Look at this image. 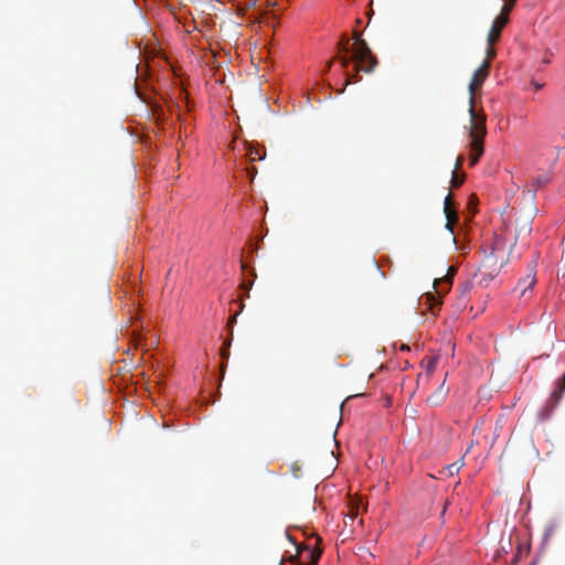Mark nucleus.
<instances>
[{
  "instance_id": "f257e3e1",
  "label": "nucleus",
  "mask_w": 565,
  "mask_h": 565,
  "mask_svg": "<svg viewBox=\"0 0 565 565\" xmlns=\"http://www.w3.org/2000/svg\"><path fill=\"white\" fill-rule=\"evenodd\" d=\"M354 43L350 47V40L347 35H343L341 41L339 42V51L341 53L353 52V56L355 58L353 75H347L344 86L356 83L361 79L359 73L365 72L371 73L377 65V60L375 55L372 53L365 40L362 39L359 32L353 33ZM345 87H342L338 93L342 94Z\"/></svg>"
},
{
  "instance_id": "f03ea898",
  "label": "nucleus",
  "mask_w": 565,
  "mask_h": 565,
  "mask_svg": "<svg viewBox=\"0 0 565 565\" xmlns=\"http://www.w3.org/2000/svg\"><path fill=\"white\" fill-rule=\"evenodd\" d=\"M503 249V242L497 239L490 254L486 255L481 266L478 269L480 276V284L488 285L494 277L498 276L507 259L500 253Z\"/></svg>"
},
{
  "instance_id": "7ed1b4c3",
  "label": "nucleus",
  "mask_w": 565,
  "mask_h": 565,
  "mask_svg": "<svg viewBox=\"0 0 565 565\" xmlns=\"http://www.w3.org/2000/svg\"><path fill=\"white\" fill-rule=\"evenodd\" d=\"M469 137H470V149L471 153L469 156L470 164L475 166L479 161L480 157L483 154V139L487 134L486 128V116H479V118H470V127H469Z\"/></svg>"
},
{
  "instance_id": "20e7f679",
  "label": "nucleus",
  "mask_w": 565,
  "mask_h": 565,
  "mask_svg": "<svg viewBox=\"0 0 565 565\" xmlns=\"http://www.w3.org/2000/svg\"><path fill=\"white\" fill-rule=\"evenodd\" d=\"M491 63L483 61L482 64L473 72L472 78L469 83V115L470 118H479V116H486L483 113H478L475 108V94L481 88L482 84L487 79L490 73Z\"/></svg>"
},
{
  "instance_id": "39448f33",
  "label": "nucleus",
  "mask_w": 565,
  "mask_h": 565,
  "mask_svg": "<svg viewBox=\"0 0 565 565\" xmlns=\"http://www.w3.org/2000/svg\"><path fill=\"white\" fill-rule=\"evenodd\" d=\"M509 20L510 18H504L500 15L495 17L488 33V45L493 46L500 40L501 32L504 29V26L509 23Z\"/></svg>"
},
{
  "instance_id": "423d86ee",
  "label": "nucleus",
  "mask_w": 565,
  "mask_h": 565,
  "mask_svg": "<svg viewBox=\"0 0 565 565\" xmlns=\"http://www.w3.org/2000/svg\"><path fill=\"white\" fill-rule=\"evenodd\" d=\"M456 271H457L456 267L450 266V267H448L447 274L445 276L435 279L434 287L436 289V294L439 297H441L443 295L448 292V290L450 288L451 279L455 276Z\"/></svg>"
},
{
  "instance_id": "0eeeda50",
  "label": "nucleus",
  "mask_w": 565,
  "mask_h": 565,
  "mask_svg": "<svg viewBox=\"0 0 565 565\" xmlns=\"http://www.w3.org/2000/svg\"><path fill=\"white\" fill-rule=\"evenodd\" d=\"M444 213L446 215V228L454 232V225L458 222V214L456 209L452 206L451 195L448 194L444 202Z\"/></svg>"
},
{
  "instance_id": "6e6552de",
  "label": "nucleus",
  "mask_w": 565,
  "mask_h": 565,
  "mask_svg": "<svg viewBox=\"0 0 565 565\" xmlns=\"http://www.w3.org/2000/svg\"><path fill=\"white\" fill-rule=\"evenodd\" d=\"M448 393L449 388L446 387L445 381H443L436 391L426 398V403L431 407L439 406L446 399Z\"/></svg>"
},
{
  "instance_id": "1a4fd4ad",
  "label": "nucleus",
  "mask_w": 565,
  "mask_h": 565,
  "mask_svg": "<svg viewBox=\"0 0 565 565\" xmlns=\"http://www.w3.org/2000/svg\"><path fill=\"white\" fill-rule=\"evenodd\" d=\"M536 282V277L534 273H529L524 278L520 279L518 286L515 287V291L519 292L520 297H524L527 291H531Z\"/></svg>"
},
{
  "instance_id": "9d476101",
  "label": "nucleus",
  "mask_w": 565,
  "mask_h": 565,
  "mask_svg": "<svg viewBox=\"0 0 565 565\" xmlns=\"http://www.w3.org/2000/svg\"><path fill=\"white\" fill-rule=\"evenodd\" d=\"M532 232V220L531 218H523L519 220L516 223V234L515 238L519 239L520 237H526Z\"/></svg>"
},
{
  "instance_id": "9b49d317",
  "label": "nucleus",
  "mask_w": 565,
  "mask_h": 565,
  "mask_svg": "<svg viewBox=\"0 0 565 565\" xmlns=\"http://www.w3.org/2000/svg\"><path fill=\"white\" fill-rule=\"evenodd\" d=\"M311 548H309L307 545L305 544H299L297 545V553L295 555H290L288 556L287 558H284V563L285 562H290V563H297L299 564V557L301 556L302 554V551H306L307 552V556L309 557V551Z\"/></svg>"
},
{
  "instance_id": "f8f14e48",
  "label": "nucleus",
  "mask_w": 565,
  "mask_h": 565,
  "mask_svg": "<svg viewBox=\"0 0 565 565\" xmlns=\"http://www.w3.org/2000/svg\"><path fill=\"white\" fill-rule=\"evenodd\" d=\"M565 391V374L559 379L558 388L551 394V401L554 406L559 402L562 393Z\"/></svg>"
},
{
  "instance_id": "ddd939ff",
  "label": "nucleus",
  "mask_w": 565,
  "mask_h": 565,
  "mask_svg": "<svg viewBox=\"0 0 565 565\" xmlns=\"http://www.w3.org/2000/svg\"><path fill=\"white\" fill-rule=\"evenodd\" d=\"M246 150L247 157L252 162L263 160L265 158V152L262 153L258 148H255L252 145H248Z\"/></svg>"
},
{
  "instance_id": "4468645a",
  "label": "nucleus",
  "mask_w": 565,
  "mask_h": 565,
  "mask_svg": "<svg viewBox=\"0 0 565 565\" xmlns=\"http://www.w3.org/2000/svg\"><path fill=\"white\" fill-rule=\"evenodd\" d=\"M471 289L472 284L470 281H466L465 284L461 285L459 299L462 302H465L469 298Z\"/></svg>"
},
{
  "instance_id": "2eb2a0df",
  "label": "nucleus",
  "mask_w": 565,
  "mask_h": 565,
  "mask_svg": "<svg viewBox=\"0 0 565 565\" xmlns=\"http://www.w3.org/2000/svg\"><path fill=\"white\" fill-rule=\"evenodd\" d=\"M516 0H507L501 9V12L499 13L500 17L509 18L510 12L515 6Z\"/></svg>"
},
{
  "instance_id": "dca6fc26",
  "label": "nucleus",
  "mask_w": 565,
  "mask_h": 565,
  "mask_svg": "<svg viewBox=\"0 0 565 565\" xmlns=\"http://www.w3.org/2000/svg\"><path fill=\"white\" fill-rule=\"evenodd\" d=\"M462 466H463V461L459 460V461H456V462H452V463L448 465L446 467V470H447L449 476H454V475H457L460 471Z\"/></svg>"
},
{
  "instance_id": "f3484780",
  "label": "nucleus",
  "mask_w": 565,
  "mask_h": 565,
  "mask_svg": "<svg viewBox=\"0 0 565 565\" xmlns=\"http://www.w3.org/2000/svg\"><path fill=\"white\" fill-rule=\"evenodd\" d=\"M550 181H551V177L548 174H543V175L535 178L533 181L534 185H535V190L537 188H541V186L547 184Z\"/></svg>"
},
{
  "instance_id": "a211bd4d",
  "label": "nucleus",
  "mask_w": 565,
  "mask_h": 565,
  "mask_svg": "<svg viewBox=\"0 0 565 565\" xmlns=\"http://www.w3.org/2000/svg\"><path fill=\"white\" fill-rule=\"evenodd\" d=\"M437 362H438V358L437 356H430L428 360H427V364H426V372L428 374L433 373L437 366Z\"/></svg>"
},
{
  "instance_id": "6ab92c4d",
  "label": "nucleus",
  "mask_w": 565,
  "mask_h": 565,
  "mask_svg": "<svg viewBox=\"0 0 565 565\" xmlns=\"http://www.w3.org/2000/svg\"><path fill=\"white\" fill-rule=\"evenodd\" d=\"M339 60L343 68H347L352 61H355L353 54L351 56H348L347 53L341 55Z\"/></svg>"
},
{
  "instance_id": "aec40b11",
  "label": "nucleus",
  "mask_w": 565,
  "mask_h": 565,
  "mask_svg": "<svg viewBox=\"0 0 565 565\" xmlns=\"http://www.w3.org/2000/svg\"><path fill=\"white\" fill-rule=\"evenodd\" d=\"M465 178L459 177L456 171L452 172L451 185L452 188H459L463 183Z\"/></svg>"
},
{
  "instance_id": "412c9836",
  "label": "nucleus",
  "mask_w": 565,
  "mask_h": 565,
  "mask_svg": "<svg viewBox=\"0 0 565 565\" xmlns=\"http://www.w3.org/2000/svg\"><path fill=\"white\" fill-rule=\"evenodd\" d=\"M486 60L484 61H489L491 63V60L497 55V51L493 46H488L487 51H486Z\"/></svg>"
},
{
  "instance_id": "4be33fe9",
  "label": "nucleus",
  "mask_w": 565,
  "mask_h": 565,
  "mask_svg": "<svg viewBox=\"0 0 565 565\" xmlns=\"http://www.w3.org/2000/svg\"><path fill=\"white\" fill-rule=\"evenodd\" d=\"M426 298H427V300H434L435 306H438L440 303L439 301H437L434 294H430V292L427 294ZM430 310L434 311V305H430Z\"/></svg>"
},
{
  "instance_id": "5701e85b",
  "label": "nucleus",
  "mask_w": 565,
  "mask_h": 565,
  "mask_svg": "<svg viewBox=\"0 0 565 565\" xmlns=\"http://www.w3.org/2000/svg\"><path fill=\"white\" fill-rule=\"evenodd\" d=\"M462 162H463V157L462 156H459L456 160V163H455V170L454 171H457L461 168L462 166Z\"/></svg>"
},
{
  "instance_id": "b1692460",
  "label": "nucleus",
  "mask_w": 565,
  "mask_h": 565,
  "mask_svg": "<svg viewBox=\"0 0 565 565\" xmlns=\"http://www.w3.org/2000/svg\"><path fill=\"white\" fill-rule=\"evenodd\" d=\"M222 355H223V358H226V359L228 358V349L227 348L222 349Z\"/></svg>"
},
{
  "instance_id": "393cba45",
  "label": "nucleus",
  "mask_w": 565,
  "mask_h": 565,
  "mask_svg": "<svg viewBox=\"0 0 565 565\" xmlns=\"http://www.w3.org/2000/svg\"><path fill=\"white\" fill-rule=\"evenodd\" d=\"M249 174L252 175V178L254 177V174L257 172L256 168H252L249 169Z\"/></svg>"
},
{
  "instance_id": "a878e982",
  "label": "nucleus",
  "mask_w": 565,
  "mask_h": 565,
  "mask_svg": "<svg viewBox=\"0 0 565 565\" xmlns=\"http://www.w3.org/2000/svg\"><path fill=\"white\" fill-rule=\"evenodd\" d=\"M241 287H242V288H244V289H246L247 291H248V289H249V286H247L245 282H243V284L241 285Z\"/></svg>"
},
{
  "instance_id": "bb28decb",
  "label": "nucleus",
  "mask_w": 565,
  "mask_h": 565,
  "mask_svg": "<svg viewBox=\"0 0 565 565\" xmlns=\"http://www.w3.org/2000/svg\"><path fill=\"white\" fill-rule=\"evenodd\" d=\"M534 86H535V89H541V88L543 87V85H542V84H537V83H536V84H534Z\"/></svg>"
},
{
  "instance_id": "cd10ccee",
  "label": "nucleus",
  "mask_w": 565,
  "mask_h": 565,
  "mask_svg": "<svg viewBox=\"0 0 565 565\" xmlns=\"http://www.w3.org/2000/svg\"><path fill=\"white\" fill-rule=\"evenodd\" d=\"M331 66H332V61L328 62V64H327V71H329V70L331 68Z\"/></svg>"
},
{
  "instance_id": "c85d7f7f",
  "label": "nucleus",
  "mask_w": 565,
  "mask_h": 565,
  "mask_svg": "<svg viewBox=\"0 0 565 565\" xmlns=\"http://www.w3.org/2000/svg\"><path fill=\"white\" fill-rule=\"evenodd\" d=\"M447 505H448V503H447V502H445V503H444V508H443V512H441L443 514L445 513V511H446V509H447Z\"/></svg>"
},
{
  "instance_id": "c756f323",
  "label": "nucleus",
  "mask_w": 565,
  "mask_h": 565,
  "mask_svg": "<svg viewBox=\"0 0 565 565\" xmlns=\"http://www.w3.org/2000/svg\"><path fill=\"white\" fill-rule=\"evenodd\" d=\"M401 350H409V348H408L407 345L403 344V345L401 347Z\"/></svg>"
},
{
  "instance_id": "7c9ffc66",
  "label": "nucleus",
  "mask_w": 565,
  "mask_h": 565,
  "mask_svg": "<svg viewBox=\"0 0 565 565\" xmlns=\"http://www.w3.org/2000/svg\"><path fill=\"white\" fill-rule=\"evenodd\" d=\"M291 543H292L294 545H296V546L298 545V544H297V542H296L295 540H292V539H291Z\"/></svg>"
},
{
  "instance_id": "2f4dec72",
  "label": "nucleus",
  "mask_w": 565,
  "mask_h": 565,
  "mask_svg": "<svg viewBox=\"0 0 565 565\" xmlns=\"http://www.w3.org/2000/svg\"><path fill=\"white\" fill-rule=\"evenodd\" d=\"M291 543H292L294 545H296V546L298 545V544H297V542H296L295 540H292V539H291Z\"/></svg>"
},
{
  "instance_id": "473e14b6",
  "label": "nucleus",
  "mask_w": 565,
  "mask_h": 565,
  "mask_svg": "<svg viewBox=\"0 0 565 565\" xmlns=\"http://www.w3.org/2000/svg\"><path fill=\"white\" fill-rule=\"evenodd\" d=\"M291 543H292L294 545H296V546L298 545V544H297V542H296L295 540H292V539H291Z\"/></svg>"
},
{
  "instance_id": "72a5a7b5",
  "label": "nucleus",
  "mask_w": 565,
  "mask_h": 565,
  "mask_svg": "<svg viewBox=\"0 0 565 565\" xmlns=\"http://www.w3.org/2000/svg\"><path fill=\"white\" fill-rule=\"evenodd\" d=\"M518 562V555L514 556L513 563Z\"/></svg>"
},
{
  "instance_id": "f704fd0d",
  "label": "nucleus",
  "mask_w": 565,
  "mask_h": 565,
  "mask_svg": "<svg viewBox=\"0 0 565 565\" xmlns=\"http://www.w3.org/2000/svg\"><path fill=\"white\" fill-rule=\"evenodd\" d=\"M279 565H284V561H280Z\"/></svg>"
},
{
  "instance_id": "c9c22d12",
  "label": "nucleus",
  "mask_w": 565,
  "mask_h": 565,
  "mask_svg": "<svg viewBox=\"0 0 565 565\" xmlns=\"http://www.w3.org/2000/svg\"><path fill=\"white\" fill-rule=\"evenodd\" d=\"M530 565H536V563H535V562H533V563H532V564H530Z\"/></svg>"
}]
</instances>
